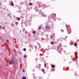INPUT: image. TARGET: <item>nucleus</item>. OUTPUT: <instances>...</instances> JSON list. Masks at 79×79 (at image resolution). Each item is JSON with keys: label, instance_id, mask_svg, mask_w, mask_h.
Here are the masks:
<instances>
[{"label": "nucleus", "instance_id": "nucleus-1", "mask_svg": "<svg viewBox=\"0 0 79 79\" xmlns=\"http://www.w3.org/2000/svg\"><path fill=\"white\" fill-rule=\"evenodd\" d=\"M9 63V64H13V65H14V64H15V62H14V60H11V61H10Z\"/></svg>", "mask_w": 79, "mask_h": 79}, {"label": "nucleus", "instance_id": "nucleus-2", "mask_svg": "<svg viewBox=\"0 0 79 79\" xmlns=\"http://www.w3.org/2000/svg\"><path fill=\"white\" fill-rule=\"evenodd\" d=\"M11 3H10V5L11 6H13V2L11 1Z\"/></svg>", "mask_w": 79, "mask_h": 79}, {"label": "nucleus", "instance_id": "nucleus-3", "mask_svg": "<svg viewBox=\"0 0 79 79\" xmlns=\"http://www.w3.org/2000/svg\"><path fill=\"white\" fill-rule=\"evenodd\" d=\"M68 27H69V28L70 27V26L69 25H66V27L67 28V29H68Z\"/></svg>", "mask_w": 79, "mask_h": 79}, {"label": "nucleus", "instance_id": "nucleus-4", "mask_svg": "<svg viewBox=\"0 0 79 79\" xmlns=\"http://www.w3.org/2000/svg\"><path fill=\"white\" fill-rule=\"evenodd\" d=\"M22 79H26V77H22Z\"/></svg>", "mask_w": 79, "mask_h": 79}, {"label": "nucleus", "instance_id": "nucleus-5", "mask_svg": "<svg viewBox=\"0 0 79 79\" xmlns=\"http://www.w3.org/2000/svg\"><path fill=\"white\" fill-rule=\"evenodd\" d=\"M51 66L52 68H55V65H51Z\"/></svg>", "mask_w": 79, "mask_h": 79}, {"label": "nucleus", "instance_id": "nucleus-6", "mask_svg": "<svg viewBox=\"0 0 79 79\" xmlns=\"http://www.w3.org/2000/svg\"><path fill=\"white\" fill-rule=\"evenodd\" d=\"M74 45L75 46H77V44H76V43H74Z\"/></svg>", "mask_w": 79, "mask_h": 79}, {"label": "nucleus", "instance_id": "nucleus-7", "mask_svg": "<svg viewBox=\"0 0 79 79\" xmlns=\"http://www.w3.org/2000/svg\"><path fill=\"white\" fill-rule=\"evenodd\" d=\"M44 65L45 67H46V66H47L46 63H44Z\"/></svg>", "mask_w": 79, "mask_h": 79}, {"label": "nucleus", "instance_id": "nucleus-8", "mask_svg": "<svg viewBox=\"0 0 79 79\" xmlns=\"http://www.w3.org/2000/svg\"><path fill=\"white\" fill-rule=\"evenodd\" d=\"M24 58H26L27 57V56H26V55H25L24 56Z\"/></svg>", "mask_w": 79, "mask_h": 79}, {"label": "nucleus", "instance_id": "nucleus-9", "mask_svg": "<svg viewBox=\"0 0 79 79\" xmlns=\"http://www.w3.org/2000/svg\"><path fill=\"white\" fill-rule=\"evenodd\" d=\"M50 37L51 38V39H52V38H53V36H51Z\"/></svg>", "mask_w": 79, "mask_h": 79}, {"label": "nucleus", "instance_id": "nucleus-10", "mask_svg": "<svg viewBox=\"0 0 79 79\" xmlns=\"http://www.w3.org/2000/svg\"><path fill=\"white\" fill-rule=\"evenodd\" d=\"M46 28H49V27H48V26H46Z\"/></svg>", "mask_w": 79, "mask_h": 79}, {"label": "nucleus", "instance_id": "nucleus-11", "mask_svg": "<svg viewBox=\"0 0 79 79\" xmlns=\"http://www.w3.org/2000/svg\"><path fill=\"white\" fill-rule=\"evenodd\" d=\"M43 16H44V17H45V14L43 15Z\"/></svg>", "mask_w": 79, "mask_h": 79}, {"label": "nucleus", "instance_id": "nucleus-12", "mask_svg": "<svg viewBox=\"0 0 79 79\" xmlns=\"http://www.w3.org/2000/svg\"><path fill=\"white\" fill-rule=\"evenodd\" d=\"M51 44H54V42H51Z\"/></svg>", "mask_w": 79, "mask_h": 79}, {"label": "nucleus", "instance_id": "nucleus-13", "mask_svg": "<svg viewBox=\"0 0 79 79\" xmlns=\"http://www.w3.org/2000/svg\"><path fill=\"white\" fill-rule=\"evenodd\" d=\"M33 34H35V31H33Z\"/></svg>", "mask_w": 79, "mask_h": 79}, {"label": "nucleus", "instance_id": "nucleus-14", "mask_svg": "<svg viewBox=\"0 0 79 79\" xmlns=\"http://www.w3.org/2000/svg\"><path fill=\"white\" fill-rule=\"evenodd\" d=\"M32 4L31 3H30L29 4V5H32Z\"/></svg>", "mask_w": 79, "mask_h": 79}, {"label": "nucleus", "instance_id": "nucleus-15", "mask_svg": "<svg viewBox=\"0 0 79 79\" xmlns=\"http://www.w3.org/2000/svg\"><path fill=\"white\" fill-rule=\"evenodd\" d=\"M26 48H24V49H23L24 51H26Z\"/></svg>", "mask_w": 79, "mask_h": 79}, {"label": "nucleus", "instance_id": "nucleus-16", "mask_svg": "<svg viewBox=\"0 0 79 79\" xmlns=\"http://www.w3.org/2000/svg\"><path fill=\"white\" fill-rule=\"evenodd\" d=\"M19 19H20V18H18L17 20H19Z\"/></svg>", "mask_w": 79, "mask_h": 79}, {"label": "nucleus", "instance_id": "nucleus-17", "mask_svg": "<svg viewBox=\"0 0 79 79\" xmlns=\"http://www.w3.org/2000/svg\"><path fill=\"white\" fill-rule=\"evenodd\" d=\"M61 31H62V32H64V31H63V30H61Z\"/></svg>", "mask_w": 79, "mask_h": 79}, {"label": "nucleus", "instance_id": "nucleus-18", "mask_svg": "<svg viewBox=\"0 0 79 79\" xmlns=\"http://www.w3.org/2000/svg\"><path fill=\"white\" fill-rule=\"evenodd\" d=\"M13 25H14V24H13V23H12V26H13Z\"/></svg>", "mask_w": 79, "mask_h": 79}, {"label": "nucleus", "instance_id": "nucleus-19", "mask_svg": "<svg viewBox=\"0 0 79 79\" xmlns=\"http://www.w3.org/2000/svg\"><path fill=\"white\" fill-rule=\"evenodd\" d=\"M42 71H45V70H44V69H43L42 70Z\"/></svg>", "mask_w": 79, "mask_h": 79}, {"label": "nucleus", "instance_id": "nucleus-20", "mask_svg": "<svg viewBox=\"0 0 79 79\" xmlns=\"http://www.w3.org/2000/svg\"><path fill=\"white\" fill-rule=\"evenodd\" d=\"M25 34H27V31H25Z\"/></svg>", "mask_w": 79, "mask_h": 79}, {"label": "nucleus", "instance_id": "nucleus-21", "mask_svg": "<svg viewBox=\"0 0 79 79\" xmlns=\"http://www.w3.org/2000/svg\"><path fill=\"white\" fill-rule=\"evenodd\" d=\"M54 16H56V14H54Z\"/></svg>", "mask_w": 79, "mask_h": 79}, {"label": "nucleus", "instance_id": "nucleus-22", "mask_svg": "<svg viewBox=\"0 0 79 79\" xmlns=\"http://www.w3.org/2000/svg\"><path fill=\"white\" fill-rule=\"evenodd\" d=\"M41 29V28H40V27L39 28V29Z\"/></svg>", "mask_w": 79, "mask_h": 79}, {"label": "nucleus", "instance_id": "nucleus-23", "mask_svg": "<svg viewBox=\"0 0 79 79\" xmlns=\"http://www.w3.org/2000/svg\"><path fill=\"white\" fill-rule=\"evenodd\" d=\"M8 42V40H7V42Z\"/></svg>", "mask_w": 79, "mask_h": 79}, {"label": "nucleus", "instance_id": "nucleus-24", "mask_svg": "<svg viewBox=\"0 0 79 79\" xmlns=\"http://www.w3.org/2000/svg\"><path fill=\"white\" fill-rule=\"evenodd\" d=\"M23 72H24V70H23Z\"/></svg>", "mask_w": 79, "mask_h": 79}, {"label": "nucleus", "instance_id": "nucleus-25", "mask_svg": "<svg viewBox=\"0 0 79 79\" xmlns=\"http://www.w3.org/2000/svg\"><path fill=\"white\" fill-rule=\"evenodd\" d=\"M1 26H0V28H1Z\"/></svg>", "mask_w": 79, "mask_h": 79}, {"label": "nucleus", "instance_id": "nucleus-26", "mask_svg": "<svg viewBox=\"0 0 79 79\" xmlns=\"http://www.w3.org/2000/svg\"><path fill=\"white\" fill-rule=\"evenodd\" d=\"M42 34H44V32L42 33Z\"/></svg>", "mask_w": 79, "mask_h": 79}, {"label": "nucleus", "instance_id": "nucleus-27", "mask_svg": "<svg viewBox=\"0 0 79 79\" xmlns=\"http://www.w3.org/2000/svg\"><path fill=\"white\" fill-rule=\"evenodd\" d=\"M36 11H38V10H36Z\"/></svg>", "mask_w": 79, "mask_h": 79}, {"label": "nucleus", "instance_id": "nucleus-28", "mask_svg": "<svg viewBox=\"0 0 79 79\" xmlns=\"http://www.w3.org/2000/svg\"><path fill=\"white\" fill-rule=\"evenodd\" d=\"M60 46H61V44H60Z\"/></svg>", "mask_w": 79, "mask_h": 79}, {"label": "nucleus", "instance_id": "nucleus-29", "mask_svg": "<svg viewBox=\"0 0 79 79\" xmlns=\"http://www.w3.org/2000/svg\"><path fill=\"white\" fill-rule=\"evenodd\" d=\"M0 5H1V4L0 3Z\"/></svg>", "mask_w": 79, "mask_h": 79}, {"label": "nucleus", "instance_id": "nucleus-30", "mask_svg": "<svg viewBox=\"0 0 79 79\" xmlns=\"http://www.w3.org/2000/svg\"><path fill=\"white\" fill-rule=\"evenodd\" d=\"M67 31H68V30H67Z\"/></svg>", "mask_w": 79, "mask_h": 79}, {"label": "nucleus", "instance_id": "nucleus-31", "mask_svg": "<svg viewBox=\"0 0 79 79\" xmlns=\"http://www.w3.org/2000/svg\"><path fill=\"white\" fill-rule=\"evenodd\" d=\"M46 50H47V49H46Z\"/></svg>", "mask_w": 79, "mask_h": 79}]
</instances>
